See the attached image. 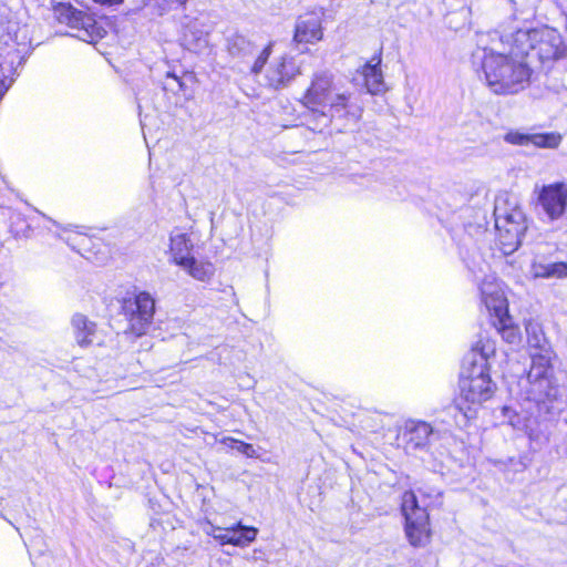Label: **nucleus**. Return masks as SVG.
<instances>
[{
  "label": "nucleus",
  "instance_id": "1",
  "mask_svg": "<svg viewBox=\"0 0 567 567\" xmlns=\"http://www.w3.org/2000/svg\"><path fill=\"white\" fill-rule=\"evenodd\" d=\"M472 62L481 68L487 87L495 94H516L529 84L532 70L524 53L518 52L511 38L505 40L497 31L478 38Z\"/></svg>",
  "mask_w": 567,
  "mask_h": 567
},
{
  "label": "nucleus",
  "instance_id": "2",
  "mask_svg": "<svg viewBox=\"0 0 567 567\" xmlns=\"http://www.w3.org/2000/svg\"><path fill=\"white\" fill-rule=\"evenodd\" d=\"M526 334L528 346L534 351L530 353V369L526 377L519 379L518 386L527 401L540 404L556 396L551 365L554 352L538 322L527 321Z\"/></svg>",
  "mask_w": 567,
  "mask_h": 567
},
{
  "label": "nucleus",
  "instance_id": "3",
  "mask_svg": "<svg viewBox=\"0 0 567 567\" xmlns=\"http://www.w3.org/2000/svg\"><path fill=\"white\" fill-rule=\"evenodd\" d=\"M496 357V341L487 333H480L463 360L461 373L462 398L472 404L489 400L496 389L489 371Z\"/></svg>",
  "mask_w": 567,
  "mask_h": 567
},
{
  "label": "nucleus",
  "instance_id": "4",
  "mask_svg": "<svg viewBox=\"0 0 567 567\" xmlns=\"http://www.w3.org/2000/svg\"><path fill=\"white\" fill-rule=\"evenodd\" d=\"M350 94L341 91L329 70L316 71L309 86L302 95L301 103L307 107L313 122L309 126L313 132H322L334 116L348 113Z\"/></svg>",
  "mask_w": 567,
  "mask_h": 567
},
{
  "label": "nucleus",
  "instance_id": "5",
  "mask_svg": "<svg viewBox=\"0 0 567 567\" xmlns=\"http://www.w3.org/2000/svg\"><path fill=\"white\" fill-rule=\"evenodd\" d=\"M495 228L499 249L511 255L518 249L527 229L526 218L515 198L499 195L494 205Z\"/></svg>",
  "mask_w": 567,
  "mask_h": 567
},
{
  "label": "nucleus",
  "instance_id": "6",
  "mask_svg": "<svg viewBox=\"0 0 567 567\" xmlns=\"http://www.w3.org/2000/svg\"><path fill=\"white\" fill-rule=\"evenodd\" d=\"M481 300L493 317V326L508 344L520 342V332L508 315V305L501 282L492 274L480 282Z\"/></svg>",
  "mask_w": 567,
  "mask_h": 567
},
{
  "label": "nucleus",
  "instance_id": "7",
  "mask_svg": "<svg viewBox=\"0 0 567 567\" xmlns=\"http://www.w3.org/2000/svg\"><path fill=\"white\" fill-rule=\"evenodd\" d=\"M432 434L433 429L429 423L409 420L399 432L398 440L399 444L402 445L408 453L424 451L426 456L422 457L423 461L431 466L433 472L443 473L445 461L449 458L447 454L440 452V456L436 457L433 451L425 450L426 447L432 449L433 446L431 442Z\"/></svg>",
  "mask_w": 567,
  "mask_h": 567
},
{
  "label": "nucleus",
  "instance_id": "8",
  "mask_svg": "<svg viewBox=\"0 0 567 567\" xmlns=\"http://www.w3.org/2000/svg\"><path fill=\"white\" fill-rule=\"evenodd\" d=\"M517 44L518 52L525 56L534 51L540 60H556L563 54L561 38L556 30H518L511 35Z\"/></svg>",
  "mask_w": 567,
  "mask_h": 567
},
{
  "label": "nucleus",
  "instance_id": "9",
  "mask_svg": "<svg viewBox=\"0 0 567 567\" xmlns=\"http://www.w3.org/2000/svg\"><path fill=\"white\" fill-rule=\"evenodd\" d=\"M55 19L74 30L73 37L94 43L105 35V30L87 12L74 8L71 3L59 2L53 9Z\"/></svg>",
  "mask_w": 567,
  "mask_h": 567
},
{
  "label": "nucleus",
  "instance_id": "10",
  "mask_svg": "<svg viewBox=\"0 0 567 567\" xmlns=\"http://www.w3.org/2000/svg\"><path fill=\"white\" fill-rule=\"evenodd\" d=\"M401 511L405 518V535L414 547L424 546L430 539V522L425 507L419 505L412 491L402 495Z\"/></svg>",
  "mask_w": 567,
  "mask_h": 567
},
{
  "label": "nucleus",
  "instance_id": "11",
  "mask_svg": "<svg viewBox=\"0 0 567 567\" xmlns=\"http://www.w3.org/2000/svg\"><path fill=\"white\" fill-rule=\"evenodd\" d=\"M227 48L233 58L239 59L248 64L250 73L257 75L264 70L271 54L272 43L270 42L261 50H258V48L244 35L235 34L228 39Z\"/></svg>",
  "mask_w": 567,
  "mask_h": 567
},
{
  "label": "nucleus",
  "instance_id": "12",
  "mask_svg": "<svg viewBox=\"0 0 567 567\" xmlns=\"http://www.w3.org/2000/svg\"><path fill=\"white\" fill-rule=\"evenodd\" d=\"M122 309L128 320L131 332L142 336L152 323L155 302L147 292H141L134 298L125 299Z\"/></svg>",
  "mask_w": 567,
  "mask_h": 567
},
{
  "label": "nucleus",
  "instance_id": "13",
  "mask_svg": "<svg viewBox=\"0 0 567 567\" xmlns=\"http://www.w3.org/2000/svg\"><path fill=\"white\" fill-rule=\"evenodd\" d=\"M538 205L546 221L560 220L567 212V183L544 185L538 194Z\"/></svg>",
  "mask_w": 567,
  "mask_h": 567
},
{
  "label": "nucleus",
  "instance_id": "14",
  "mask_svg": "<svg viewBox=\"0 0 567 567\" xmlns=\"http://www.w3.org/2000/svg\"><path fill=\"white\" fill-rule=\"evenodd\" d=\"M300 74V66L293 56L284 54L274 59L266 70L267 84L280 90L289 85Z\"/></svg>",
  "mask_w": 567,
  "mask_h": 567
},
{
  "label": "nucleus",
  "instance_id": "15",
  "mask_svg": "<svg viewBox=\"0 0 567 567\" xmlns=\"http://www.w3.org/2000/svg\"><path fill=\"white\" fill-rule=\"evenodd\" d=\"M73 334L76 343L86 348L93 344H101L102 340L99 338L97 326L94 321L90 320L82 313H75L71 320Z\"/></svg>",
  "mask_w": 567,
  "mask_h": 567
},
{
  "label": "nucleus",
  "instance_id": "16",
  "mask_svg": "<svg viewBox=\"0 0 567 567\" xmlns=\"http://www.w3.org/2000/svg\"><path fill=\"white\" fill-rule=\"evenodd\" d=\"M321 19L315 13L299 17L295 27L293 40L297 43H315L322 39Z\"/></svg>",
  "mask_w": 567,
  "mask_h": 567
},
{
  "label": "nucleus",
  "instance_id": "17",
  "mask_svg": "<svg viewBox=\"0 0 567 567\" xmlns=\"http://www.w3.org/2000/svg\"><path fill=\"white\" fill-rule=\"evenodd\" d=\"M193 248L194 244L188 234L177 228L171 231L168 245L169 262L181 267L186 260L193 257Z\"/></svg>",
  "mask_w": 567,
  "mask_h": 567
},
{
  "label": "nucleus",
  "instance_id": "18",
  "mask_svg": "<svg viewBox=\"0 0 567 567\" xmlns=\"http://www.w3.org/2000/svg\"><path fill=\"white\" fill-rule=\"evenodd\" d=\"M258 528L244 525L241 522L226 527L224 538H220V545H233L236 547H247L256 540Z\"/></svg>",
  "mask_w": 567,
  "mask_h": 567
},
{
  "label": "nucleus",
  "instance_id": "19",
  "mask_svg": "<svg viewBox=\"0 0 567 567\" xmlns=\"http://www.w3.org/2000/svg\"><path fill=\"white\" fill-rule=\"evenodd\" d=\"M381 56L377 55L370 62L362 66L361 74L364 79L368 92L371 94H379L384 91L383 74L381 71Z\"/></svg>",
  "mask_w": 567,
  "mask_h": 567
},
{
  "label": "nucleus",
  "instance_id": "20",
  "mask_svg": "<svg viewBox=\"0 0 567 567\" xmlns=\"http://www.w3.org/2000/svg\"><path fill=\"white\" fill-rule=\"evenodd\" d=\"M207 31L202 29V24L195 20L189 22L183 33L184 47L193 52H202L208 44Z\"/></svg>",
  "mask_w": 567,
  "mask_h": 567
},
{
  "label": "nucleus",
  "instance_id": "21",
  "mask_svg": "<svg viewBox=\"0 0 567 567\" xmlns=\"http://www.w3.org/2000/svg\"><path fill=\"white\" fill-rule=\"evenodd\" d=\"M529 274L533 278H565L567 277L566 262H542L534 260Z\"/></svg>",
  "mask_w": 567,
  "mask_h": 567
},
{
  "label": "nucleus",
  "instance_id": "22",
  "mask_svg": "<svg viewBox=\"0 0 567 567\" xmlns=\"http://www.w3.org/2000/svg\"><path fill=\"white\" fill-rule=\"evenodd\" d=\"M181 268L199 281L209 280L215 272V268L212 262L198 260L194 256L186 260Z\"/></svg>",
  "mask_w": 567,
  "mask_h": 567
},
{
  "label": "nucleus",
  "instance_id": "23",
  "mask_svg": "<svg viewBox=\"0 0 567 567\" xmlns=\"http://www.w3.org/2000/svg\"><path fill=\"white\" fill-rule=\"evenodd\" d=\"M561 142V136L558 133H536L530 134L529 144L543 148H556Z\"/></svg>",
  "mask_w": 567,
  "mask_h": 567
},
{
  "label": "nucleus",
  "instance_id": "24",
  "mask_svg": "<svg viewBox=\"0 0 567 567\" xmlns=\"http://www.w3.org/2000/svg\"><path fill=\"white\" fill-rule=\"evenodd\" d=\"M187 0H148V6L157 10V14L162 16L171 10L182 8Z\"/></svg>",
  "mask_w": 567,
  "mask_h": 567
},
{
  "label": "nucleus",
  "instance_id": "25",
  "mask_svg": "<svg viewBox=\"0 0 567 567\" xmlns=\"http://www.w3.org/2000/svg\"><path fill=\"white\" fill-rule=\"evenodd\" d=\"M227 442L235 444L234 450L238 451L239 453L244 454L245 456L258 457V454L251 444L245 443L243 441H239V440H236L233 437H224L220 440V443H227Z\"/></svg>",
  "mask_w": 567,
  "mask_h": 567
},
{
  "label": "nucleus",
  "instance_id": "26",
  "mask_svg": "<svg viewBox=\"0 0 567 567\" xmlns=\"http://www.w3.org/2000/svg\"><path fill=\"white\" fill-rule=\"evenodd\" d=\"M494 464L505 472H520L526 467V465L520 460H515L514 457H508L506 460H497L494 462Z\"/></svg>",
  "mask_w": 567,
  "mask_h": 567
},
{
  "label": "nucleus",
  "instance_id": "27",
  "mask_svg": "<svg viewBox=\"0 0 567 567\" xmlns=\"http://www.w3.org/2000/svg\"><path fill=\"white\" fill-rule=\"evenodd\" d=\"M202 529L206 535L213 537L219 544H220V538H224L225 532H226V527L223 528V527L216 526L209 520H206L205 523H203Z\"/></svg>",
  "mask_w": 567,
  "mask_h": 567
},
{
  "label": "nucleus",
  "instance_id": "28",
  "mask_svg": "<svg viewBox=\"0 0 567 567\" xmlns=\"http://www.w3.org/2000/svg\"><path fill=\"white\" fill-rule=\"evenodd\" d=\"M530 134H524L520 132H508L504 140L513 145H528L529 144Z\"/></svg>",
  "mask_w": 567,
  "mask_h": 567
},
{
  "label": "nucleus",
  "instance_id": "29",
  "mask_svg": "<svg viewBox=\"0 0 567 567\" xmlns=\"http://www.w3.org/2000/svg\"><path fill=\"white\" fill-rule=\"evenodd\" d=\"M68 244H71V241H76L82 248L86 247L87 243L90 241V238L86 237V235L81 233H75L74 237L71 235L65 238Z\"/></svg>",
  "mask_w": 567,
  "mask_h": 567
},
{
  "label": "nucleus",
  "instance_id": "30",
  "mask_svg": "<svg viewBox=\"0 0 567 567\" xmlns=\"http://www.w3.org/2000/svg\"><path fill=\"white\" fill-rule=\"evenodd\" d=\"M509 413H512V410H511L509 408L505 406V408L503 409V414H504V416H508V417H509V423H511V425H512L513 427L522 429V425H520V421H519V419H517V420L515 421L514 419H512V417L509 416Z\"/></svg>",
  "mask_w": 567,
  "mask_h": 567
},
{
  "label": "nucleus",
  "instance_id": "31",
  "mask_svg": "<svg viewBox=\"0 0 567 567\" xmlns=\"http://www.w3.org/2000/svg\"><path fill=\"white\" fill-rule=\"evenodd\" d=\"M93 1L101 6H107V7L118 6L124 2V0H93Z\"/></svg>",
  "mask_w": 567,
  "mask_h": 567
},
{
  "label": "nucleus",
  "instance_id": "32",
  "mask_svg": "<svg viewBox=\"0 0 567 567\" xmlns=\"http://www.w3.org/2000/svg\"><path fill=\"white\" fill-rule=\"evenodd\" d=\"M167 78H172L174 81H176V82H177V84H178V86H179L181 89L183 87V82H182V81H181V79H179L177 75H175L174 73L168 72V73H167Z\"/></svg>",
  "mask_w": 567,
  "mask_h": 567
},
{
  "label": "nucleus",
  "instance_id": "33",
  "mask_svg": "<svg viewBox=\"0 0 567 567\" xmlns=\"http://www.w3.org/2000/svg\"><path fill=\"white\" fill-rule=\"evenodd\" d=\"M225 446L229 447V449H234V445L233 443L230 442H227V443H223Z\"/></svg>",
  "mask_w": 567,
  "mask_h": 567
},
{
  "label": "nucleus",
  "instance_id": "34",
  "mask_svg": "<svg viewBox=\"0 0 567 567\" xmlns=\"http://www.w3.org/2000/svg\"><path fill=\"white\" fill-rule=\"evenodd\" d=\"M254 553H255V554H258V553H260V554H261V553H262V550H261V549H255V550H254Z\"/></svg>",
  "mask_w": 567,
  "mask_h": 567
}]
</instances>
